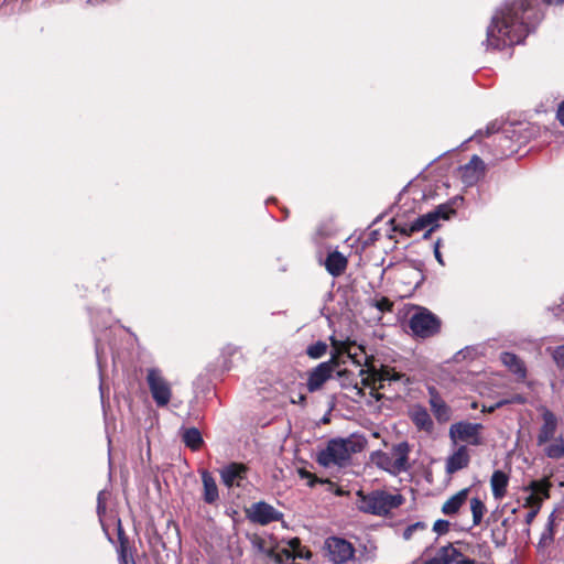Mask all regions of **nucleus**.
I'll return each instance as SVG.
<instances>
[{
	"instance_id": "4c0bfd02",
	"label": "nucleus",
	"mask_w": 564,
	"mask_h": 564,
	"mask_svg": "<svg viewBox=\"0 0 564 564\" xmlns=\"http://www.w3.org/2000/svg\"><path fill=\"white\" fill-rule=\"evenodd\" d=\"M417 529H424V524L422 522H416L414 524L409 525L403 532L404 539L409 540L412 536L413 532Z\"/></svg>"
},
{
	"instance_id": "5701e85b",
	"label": "nucleus",
	"mask_w": 564,
	"mask_h": 564,
	"mask_svg": "<svg viewBox=\"0 0 564 564\" xmlns=\"http://www.w3.org/2000/svg\"><path fill=\"white\" fill-rule=\"evenodd\" d=\"M325 267L332 275L338 276L345 271L347 259L338 251L330 252L326 258Z\"/></svg>"
},
{
	"instance_id": "9b49d317",
	"label": "nucleus",
	"mask_w": 564,
	"mask_h": 564,
	"mask_svg": "<svg viewBox=\"0 0 564 564\" xmlns=\"http://www.w3.org/2000/svg\"><path fill=\"white\" fill-rule=\"evenodd\" d=\"M406 445L400 444L390 454L378 453L376 463L379 467L390 473H400L406 468Z\"/></svg>"
},
{
	"instance_id": "0eeeda50",
	"label": "nucleus",
	"mask_w": 564,
	"mask_h": 564,
	"mask_svg": "<svg viewBox=\"0 0 564 564\" xmlns=\"http://www.w3.org/2000/svg\"><path fill=\"white\" fill-rule=\"evenodd\" d=\"M147 382L155 404L158 406L167 405L172 397V389L162 372L156 368L149 369Z\"/></svg>"
},
{
	"instance_id": "a18cd8bd",
	"label": "nucleus",
	"mask_w": 564,
	"mask_h": 564,
	"mask_svg": "<svg viewBox=\"0 0 564 564\" xmlns=\"http://www.w3.org/2000/svg\"><path fill=\"white\" fill-rule=\"evenodd\" d=\"M456 564H477L474 560L463 558L456 562Z\"/></svg>"
},
{
	"instance_id": "c03bdc74",
	"label": "nucleus",
	"mask_w": 564,
	"mask_h": 564,
	"mask_svg": "<svg viewBox=\"0 0 564 564\" xmlns=\"http://www.w3.org/2000/svg\"><path fill=\"white\" fill-rule=\"evenodd\" d=\"M497 409H498V408L496 406V404H492V405H489V406L484 405L481 411H482V412H487V413H491V412H494V411H495V410H497Z\"/></svg>"
},
{
	"instance_id": "f3484780",
	"label": "nucleus",
	"mask_w": 564,
	"mask_h": 564,
	"mask_svg": "<svg viewBox=\"0 0 564 564\" xmlns=\"http://www.w3.org/2000/svg\"><path fill=\"white\" fill-rule=\"evenodd\" d=\"M409 415H410L412 422L414 423V425L420 431H424L427 433L433 431V427H434L433 420L424 406H422L420 404H415V405L411 406V409L409 411Z\"/></svg>"
},
{
	"instance_id": "09e8293b",
	"label": "nucleus",
	"mask_w": 564,
	"mask_h": 564,
	"mask_svg": "<svg viewBox=\"0 0 564 564\" xmlns=\"http://www.w3.org/2000/svg\"><path fill=\"white\" fill-rule=\"evenodd\" d=\"M491 133L490 128L488 127L486 130V134L489 135Z\"/></svg>"
},
{
	"instance_id": "20e7f679",
	"label": "nucleus",
	"mask_w": 564,
	"mask_h": 564,
	"mask_svg": "<svg viewBox=\"0 0 564 564\" xmlns=\"http://www.w3.org/2000/svg\"><path fill=\"white\" fill-rule=\"evenodd\" d=\"M361 449V444L351 438L330 440L325 448L318 452L317 462L324 467L343 466L352 454Z\"/></svg>"
},
{
	"instance_id": "393cba45",
	"label": "nucleus",
	"mask_w": 564,
	"mask_h": 564,
	"mask_svg": "<svg viewBox=\"0 0 564 564\" xmlns=\"http://www.w3.org/2000/svg\"><path fill=\"white\" fill-rule=\"evenodd\" d=\"M541 447H543V452L549 458L558 459L564 456V438L562 435H558L556 440L551 441Z\"/></svg>"
},
{
	"instance_id": "de8ad7c7",
	"label": "nucleus",
	"mask_w": 564,
	"mask_h": 564,
	"mask_svg": "<svg viewBox=\"0 0 564 564\" xmlns=\"http://www.w3.org/2000/svg\"><path fill=\"white\" fill-rule=\"evenodd\" d=\"M550 4H561L564 2V0H545Z\"/></svg>"
},
{
	"instance_id": "f03ea898",
	"label": "nucleus",
	"mask_w": 564,
	"mask_h": 564,
	"mask_svg": "<svg viewBox=\"0 0 564 564\" xmlns=\"http://www.w3.org/2000/svg\"><path fill=\"white\" fill-rule=\"evenodd\" d=\"M524 2L506 3L492 15L487 28V48L502 50L520 43L525 36V25L522 21Z\"/></svg>"
},
{
	"instance_id": "58836bf2",
	"label": "nucleus",
	"mask_w": 564,
	"mask_h": 564,
	"mask_svg": "<svg viewBox=\"0 0 564 564\" xmlns=\"http://www.w3.org/2000/svg\"><path fill=\"white\" fill-rule=\"evenodd\" d=\"M417 529H424V524L422 522H416L414 524L409 525L403 532L404 539L409 540L412 536L413 532Z\"/></svg>"
},
{
	"instance_id": "c756f323",
	"label": "nucleus",
	"mask_w": 564,
	"mask_h": 564,
	"mask_svg": "<svg viewBox=\"0 0 564 564\" xmlns=\"http://www.w3.org/2000/svg\"><path fill=\"white\" fill-rule=\"evenodd\" d=\"M327 345L323 341H317L307 348V355L311 358L317 359L326 354Z\"/></svg>"
},
{
	"instance_id": "49530a36",
	"label": "nucleus",
	"mask_w": 564,
	"mask_h": 564,
	"mask_svg": "<svg viewBox=\"0 0 564 564\" xmlns=\"http://www.w3.org/2000/svg\"><path fill=\"white\" fill-rule=\"evenodd\" d=\"M290 545L292 549H295L300 545V540L299 539H293L290 541Z\"/></svg>"
},
{
	"instance_id": "8fccbe9b",
	"label": "nucleus",
	"mask_w": 564,
	"mask_h": 564,
	"mask_svg": "<svg viewBox=\"0 0 564 564\" xmlns=\"http://www.w3.org/2000/svg\"><path fill=\"white\" fill-rule=\"evenodd\" d=\"M300 401H301V402H304V401H305V397H304V395H301V397H300Z\"/></svg>"
},
{
	"instance_id": "ddd939ff",
	"label": "nucleus",
	"mask_w": 564,
	"mask_h": 564,
	"mask_svg": "<svg viewBox=\"0 0 564 564\" xmlns=\"http://www.w3.org/2000/svg\"><path fill=\"white\" fill-rule=\"evenodd\" d=\"M484 175L485 163L478 155H473L470 161L459 169V177L467 186L475 185Z\"/></svg>"
},
{
	"instance_id": "39448f33",
	"label": "nucleus",
	"mask_w": 564,
	"mask_h": 564,
	"mask_svg": "<svg viewBox=\"0 0 564 564\" xmlns=\"http://www.w3.org/2000/svg\"><path fill=\"white\" fill-rule=\"evenodd\" d=\"M454 210L445 205L438 206L436 209L420 216L416 218L408 229H403L402 232L406 235H411L413 232H417L429 228V230L424 234V238H427L430 232L438 227V219H448L449 215L453 214Z\"/></svg>"
},
{
	"instance_id": "c85d7f7f",
	"label": "nucleus",
	"mask_w": 564,
	"mask_h": 564,
	"mask_svg": "<svg viewBox=\"0 0 564 564\" xmlns=\"http://www.w3.org/2000/svg\"><path fill=\"white\" fill-rule=\"evenodd\" d=\"M546 352L552 357L558 369H564V345L547 347Z\"/></svg>"
},
{
	"instance_id": "6ab92c4d",
	"label": "nucleus",
	"mask_w": 564,
	"mask_h": 564,
	"mask_svg": "<svg viewBox=\"0 0 564 564\" xmlns=\"http://www.w3.org/2000/svg\"><path fill=\"white\" fill-rule=\"evenodd\" d=\"M200 476L203 482V500L208 505L216 503L219 499V492L215 478L207 470H203Z\"/></svg>"
},
{
	"instance_id": "e433bc0d",
	"label": "nucleus",
	"mask_w": 564,
	"mask_h": 564,
	"mask_svg": "<svg viewBox=\"0 0 564 564\" xmlns=\"http://www.w3.org/2000/svg\"><path fill=\"white\" fill-rule=\"evenodd\" d=\"M417 529H424V524L422 522H416L414 524L409 525L403 532L404 539L409 540L412 536L413 532Z\"/></svg>"
},
{
	"instance_id": "412c9836",
	"label": "nucleus",
	"mask_w": 564,
	"mask_h": 564,
	"mask_svg": "<svg viewBox=\"0 0 564 564\" xmlns=\"http://www.w3.org/2000/svg\"><path fill=\"white\" fill-rule=\"evenodd\" d=\"M469 489L464 488L459 490L457 494L447 499L443 507L442 512L446 516H454L458 512L460 507L466 502L468 498Z\"/></svg>"
},
{
	"instance_id": "bb28decb",
	"label": "nucleus",
	"mask_w": 564,
	"mask_h": 564,
	"mask_svg": "<svg viewBox=\"0 0 564 564\" xmlns=\"http://www.w3.org/2000/svg\"><path fill=\"white\" fill-rule=\"evenodd\" d=\"M551 482L547 479L542 480H532L525 488V491H533L536 496L542 497L543 499L549 498Z\"/></svg>"
},
{
	"instance_id": "1a4fd4ad",
	"label": "nucleus",
	"mask_w": 564,
	"mask_h": 564,
	"mask_svg": "<svg viewBox=\"0 0 564 564\" xmlns=\"http://www.w3.org/2000/svg\"><path fill=\"white\" fill-rule=\"evenodd\" d=\"M338 358L339 355L335 350L328 361L321 362L308 372L306 387L310 392L318 391L332 378L333 372L338 366Z\"/></svg>"
},
{
	"instance_id": "a211bd4d",
	"label": "nucleus",
	"mask_w": 564,
	"mask_h": 564,
	"mask_svg": "<svg viewBox=\"0 0 564 564\" xmlns=\"http://www.w3.org/2000/svg\"><path fill=\"white\" fill-rule=\"evenodd\" d=\"M470 460L468 448L465 445L459 446L446 459V473L454 474L468 466Z\"/></svg>"
},
{
	"instance_id": "423d86ee",
	"label": "nucleus",
	"mask_w": 564,
	"mask_h": 564,
	"mask_svg": "<svg viewBox=\"0 0 564 564\" xmlns=\"http://www.w3.org/2000/svg\"><path fill=\"white\" fill-rule=\"evenodd\" d=\"M327 556L335 564H355V549L345 539L330 536L325 541Z\"/></svg>"
},
{
	"instance_id": "cd10ccee",
	"label": "nucleus",
	"mask_w": 564,
	"mask_h": 564,
	"mask_svg": "<svg viewBox=\"0 0 564 564\" xmlns=\"http://www.w3.org/2000/svg\"><path fill=\"white\" fill-rule=\"evenodd\" d=\"M470 510L473 514V524H480L484 514L486 512V506L479 498H473L470 500Z\"/></svg>"
},
{
	"instance_id": "473e14b6",
	"label": "nucleus",
	"mask_w": 564,
	"mask_h": 564,
	"mask_svg": "<svg viewBox=\"0 0 564 564\" xmlns=\"http://www.w3.org/2000/svg\"><path fill=\"white\" fill-rule=\"evenodd\" d=\"M529 496L525 498L524 506L530 507L532 509H540L542 501L544 500L542 497L536 496L533 491H529Z\"/></svg>"
},
{
	"instance_id": "4be33fe9",
	"label": "nucleus",
	"mask_w": 564,
	"mask_h": 564,
	"mask_svg": "<svg viewBox=\"0 0 564 564\" xmlns=\"http://www.w3.org/2000/svg\"><path fill=\"white\" fill-rule=\"evenodd\" d=\"M500 360L512 373L519 378H525V365L517 355L506 351L500 355Z\"/></svg>"
},
{
	"instance_id": "2f4dec72",
	"label": "nucleus",
	"mask_w": 564,
	"mask_h": 564,
	"mask_svg": "<svg viewBox=\"0 0 564 564\" xmlns=\"http://www.w3.org/2000/svg\"><path fill=\"white\" fill-rule=\"evenodd\" d=\"M554 532H553V519L551 518L546 524L544 532L540 539V544L549 545L553 541Z\"/></svg>"
},
{
	"instance_id": "dca6fc26",
	"label": "nucleus",
	"mask_w": 564,
	"mask_h": 564,
	"mask_svg": "<svg viewBox=\"0 0 564 564\" xmlns=\"http://www.w3.org/2000/svg\"><path fill=\"white\" fill-rule=\"evenodd\" d=\"M430 406L438 422H447L452 416L451 408L442 399L434 387H429Z\"/></svg>"
},
{
	"instance_id": "c9c22d12",
	"label": "nucleus",
	"mask_w": 564,
	"mask_h": 564,
	"mask_svg": "<svg viewBox=\"0 0 564 564\" xmlns=\"http://www.w3.org/2000/svg\"><path fill=\"white\" fill-rule=\"evenodd\" d=\"M522 402H523V398L520 395H516L511 399H501L498 402H496L495 404L499 409V408L510 404V403H522Z\"/></svg>"
},
{
	"instance_id": "a878e982",
	"label": "nucleus",
	"mask_w": 564,
	"mask_h": 564,
	"mask_svg": "<svg viewBox=\"0 0 564 564\" xmlns=\"http://www.w3.org/2000/svg\"><path fill=\"white\" fill-rule=\"evenodd\" d=\"M182 440L187 447L197 451L203 444L200 432L196 427L185 429L182 434Z\"/></svg>"
},
{
	"instance_id": "ea45409f",
	"label": "nucleus",
	"mask_w": 564,
	"mask_h": 564,
	"mask_svg": "<svg viewBox=\"0 0 564 564\" xmlns=\"http://www.w3.org/2000/svg\"><path fill=\"white\" fill-rule=\"evenodd\" d=\"M105 495H106L105 491H100L98 495L97 512H98V516L100 519L104 516V513L106 512Z\"/></svg>"
},
{
	"instance_id": "6e6552de",
	"label": "nucleus",
	"mask_w": 564,
	"mask_h": 564,
	"mask_svg": "<svg viewBox=\"0 0 564 564\" xmlns=\"http://www.w3.org/2000/svg\"><path fill=\"white\" fill-rule=\"evenodd\" d=\"M438 318L426 308H421L410 318L411 330L422 338L435 335L440 329Z\"/></svg>"
},
{
	"instance_id": "37998d69",
	"label": "nucleus",
	"mask_w": 564,
	"mask_h": 564,
	"mask_svg": "<svg viewBox=\"0 0 564 564\" xmlns=\"http://www.w3.org/2000/svg\"><path fill=\"white\" fill-rule=\"evenodd\" d=\"M540 509H532L527 516V522L530 523L536 516Z\"/></svg>"
},
{
	"instance_id": "f704fd0d",
	"label": "nucleus",
	"mask_w": 564,
	"mask_h": 564,
	"mask_svg": "<svg viewBox=\"0 0 564 564\" xmlns=\"http://www.w3.org/2000/svg\"><path fill=\"white\" fill-rule=\"evenodd\" d=\"M448 529H449V522L447 520L440 519L434 522L433 530L437 534H444L448 531Z\"/></svg>"
},
{
	"instance_id": "3c124183",
	"label": "nucleus",
	"mask_w": 564,
	"mask_h": 564,
	"mask_svg": "<svg viewBox=\"0 0 564 564\" xmlns=\"http://www.w3.org/2000/svg\"><path fill=\"white\" fill-rule=\"evenodd\" d=\"M471 408H473V409H476V408H477V403H476V402H474V403L471 404Z\"/></svg>"
},
{
	"instance_id": "7ed1b4c3",
	"label": "nucleus",
	"mask_w": 564,
	"mask_h": 564,
	"mask_svg": "<svg viewBox=\"0 0 564 564\" xmlns=\"http://www.w3.org/2000/svg\"><path fill=\"white\" fill-rule=\"evenodd\" d=\"M357 497V508L361 512L373 516H387L404 502L402 495L384 490H373L369 494L358 491Z\"/></svg>"
},
{
	"instance_id": "79ce46f5",
	"label": "nucleus",
	"mask_w": 564,
	"mask_h": 564,
	"mask_svg": "<svg viewBox=\"0 0 564 564\" xmlns=\"http://www.w3.org/2000/svg\"><path fill=\"white\" fill-rule=\"evenodd\" d=\"M556 116L561 124L564 127V101L558 106Z\"/></svg>"
},
{
	"instance_id": "72a5a7b5",
	"label": "nucleus",
	"mask_w": 564,
	"mask_h": 564,
	"mask_svg": "<svg viewBox=\"0 0 564 564\" xmlns=\"http://www.w3.org/2000/svg\"><path fill=\"white\" fill-rule=\"evenodd\" d=\"M253 545H254V547L258 549L259 552L265 554L267 556H272L273 555V547L267 545V542L263 539L256 538L253 540Z\"/></svg>"
},
{
	"instance_id": "f8f14e48",
	"label": "nucleus",
	"mask_w": 564,
	"mask_h": 564,
	"mask_svg": "<svg viewBox=\"0 0 564 564\" xmlns=\"http://www.w3.org/2000/svg\"><path fill=\"white\" fill-rule=\"evenodd\" d=\"M248 517L252 522L265 525L273 521H279L282 518V513L271 505L260 501L249 508Z\"/></svg>"
},
{
	"instance_id": "9d476101",
	"label": "nucleus",
	"mask_w": 564,
	"mask_h": 564,
	"mask_svg": "<svg viewBox=\"0 0 564 564\" xmlns=\"http://www.w3.org/2000/svg\"><path fill=\"white\" fill-rule=\"evenodd\" d=\"M482 429L484 426L480 423L462 421L451 426L449 436L454 442L460 441L474 446H478L482 444L480 434Z\"/></svg>"
},
{
	"instance_id": "7c9ffc66",
	"label": "nucleus",
	"mask_w": 564,
	"mask_h": 564,
	"mask_svg": "<svg viewBox=\"0 0 564 564\" xmlns=\"http://www.w3.org/2000/svg\"><path fill=\"white\" fill-rule=\"evenodd\" d=\"M371 305L375 306L380 313L389 312L392 308V302L388 297L375 299L371 301Z\"/></svg>"
},
{
	"instance_id": "a19ab883",
	"label": "nucleus",
	"mask_w": 564,
	"mask_h": 564,
	"mask_svg": "<svg viewBox=\"0 0 564 564\" xmlns=\"http://www.w3.org/2000/svg\"><path fill=\"white\" fill-rule=\"evenodd\" d=\"M434 256L437 260V262L441 264V265H444V260H443V257H442V253L440 251V240L435 242V246H434Z\"/></svg>"
},
{
	"instance_id": "2eb2a0df",
	"label": "nucleus",
	"mask_w": 564,
	"mask_h": 564,
	"mask_svg": "<svg viewBox=\"0 0 564 564\" xmlns=\"http://www.w3.org/2000/svg\"><path fill=\"white\" fill-rule=\"evenodd\" d=\"M247 467L240 463H230L219 469L221 481L228 488L234 485L240 486V481L246 478Z\"/></svg>"
},
{
	"instance_id": "b1692460",
	"label": "nucleus",
	"mask_w": 564,
	"mask_h": 564,
	"mask_svg": "<svg viewBox=\"0 0 564 564\" xmlns=\"http://www.w3.org/2000/svg\"><path fill=\"white\" fill-rule=\"evenodd\" d=\"M458 555V551L452 545L442 546L430 560L431 564H451Z\"/></svg>"
},
{
	"instance_id": "f257e3e1",
	"label": "nucleus",
	"mask_w": 564,
	"mask_h": 564,
	"mask_svg": "<svg viewBox=\"0 0 564 564\" xmlns=\"http://www.w3.org/2000/svg\"><path fill=\"white\" fill-rule=\"evenodd\" d=\"M332 345L339 357L346 355L357 366L366 367V369L361 368L359 371L360 376H362L360 382L352 380L346 371H338L340 386L351 391L349 397L354 401L365 395L364 388H369L370 395L376 400H380L382 395L378 393V389H383L386 382L402 381L404 384L409 383V378L404 373L395 371L389 366H381L380 369H377L360 346L338 341L334 338H332Z\"/></svg>"
},
{
	"instance_id": "4468645a",
	"label": "nucleus",
	"mask_w": 564,
	"mask_h": 564,
	"mask_svg": "<svg viewBox=\"0 0 564 564\" xmlns=\"http://www.w3.org/2000/svg\"><path fill=\"white\" fill-rule=\"evenodd\" d=\"M543 423L536 436V444L542 446L557 438V419L549 410L542 414Z\"/></svg>"
},
{
	"instance_id": "aec40b11",
	"label": "nucleus",
	"mask_w": 564,
	"mask_h": 564,
	"mask_svg": "<svg viewBox=\"0 0 564 564\" xmlns=\"http://www.w3.org/2000/svg\"><path fill=\"white\" fill-rule=\"evenodd\" d=\"M509 477L502 470H495L491 475L490 486L495 499L500 500L507 494Z\"/></svg>"
}]
</instances>
